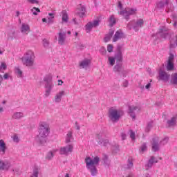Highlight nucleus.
I'll list each match as a JSON object with an SVG mask.
<instances>
[{"mask_svg":"<svg viewBox=\"0 0 177 177\" xmlns=\"http://www.w3.org/2000/svg\"><path fill=\"white\" fill-rule=\"evenodd\" d=\"M49 135V125L44 122H41L39 125V134L36 136V142L44 146L46 143V138Z\"/></svg>","mask_w":177,"mask_h":177,"instance_id":"obj_1","label":"nucleus"},{"mask_svg":"<svg viewBox=\"0 0 177 177\" xmlns=\"http://www.w3.org/2000/svg\"><path fill=\"white\" fill-rule=\"evenodd\" d=\"M102 160H103L104 164H105V165H107V162L109 161V158L107 157V155H104Z\"/></svg>","mask_w":177,"mask_h":177,"instance_id":"obj_52","label":"nucleus"},{"mask_svg":"<svg viewBox=\"0 0 177 177\" xmlns=\"http://www.w3.org/2000/svg\"><path fill=\"white\" fill-rule=\"evenodd\" d=\"M170 77H171V75L167 73V72L160 69L158 72V81H163L164 82H168V81H169Z\"/></svg>","mask_w":177,"mask_h":177,"instance_id":"obj_12","label":"nucleus"},{"mask_svg":"<svg viewBox=\"0 0 177 177\" xmlns=\"http://www.w3.org/2000/svg\"><path fill=\"white\" fill-rule=\"evenodd\" d=\"M108 60L111 66H114V64H115V57H109Z\"/></svg>","mask_w":177,"mask_h":177,"instance_id":"obj_42","label":"nucleus"},{"mask_svg":"<svg viewBox=\"0 0 177 177\" xmlns=\"http://www.w3.org/2000/svg\"><path fill=\"white\" fill-rule=\"evenodd\" d=\"M62 21H64V23H68V15L67 14V11L63 10L62 12Z\"/></svg>","mask_w":177,"mask_h":177,"instance_id":"obj_32","label":"nucleus"},{"mask_svg":"<svg viewBox=\"0 0 177 177\" xmlns=\"http://www.w3.org/2000/svg\"><path fill=\"white\" fill-rule=\"evenodd\" d=\"M122 46H118L117 53L115 55V59H116V63H122Z\"/></svg>","mask_w":177,"mask_h":177,"instance_id":"obj_16","label":"nucleus"},{"mask_svg":"<svg viewBox=\"0 0 177 177\" xmlns=\"http://www.w3.org/2000/svg\"><path fill=\"white\" fill-rule=\"evenodd\" d=\"M157 37H160V38H167L168 37V29L165 26H162L158 32L156 33Z\"/></svg>","mask_w":177,"mask_h":177,"instance_id":"obj_15","label":"nucleus"},{"mask_svg":"<svg viewBox=\"0 0 177 177\" xmlns=\"http://www.w3.org/2000/svg\"><path fill=\"white\" fill-rule=\"evenodd\" d=\"M121 38H124V33L122 30H118L113 36V42H117V41L121 39Z\"/></svg>","mask_w":177,"mask_h":177,"instance_id":"obj_21","label":"nucleus"},{"mask_svg":"<svg viewBox=\"0 0 177 177\" xmlns=\"http://www.w3.org/2000/svg\"><path fill=\"white\" fill-rule=\"evenodd\" d=\"M171 83L173 85H177V73L171 75Z\"/></svg>","mask_w":177,"mask_h":177,"instance_id":"obj_35","label":"nucleus"},{"mask_svg":"<svg viewBox=\"0 0 177 177\" xmlns=\"http://www.w3.org/2000/svg\"><path fill=\"white\" fill-rule=\"evenodd\" d=\"M168 140H169V138L168 137H165L162 140H159L160 145L165 146V145H167L168 143Z\"/></svg>","mask_w":177,"mask_h":177,"instance_id":"obj_40","label":"nucleus"},{"mask_svg":"<svg viewBox=\"0 0 177 177\" xmlns=\"http://www.w3.org/2000/svg\"><path fill=\"white\" fill-rule=\"evenodd\" d=\"M99 161H100V158L98 156H95L93 159L91 157H87L85 159L86 167L89 169L92 176H95L96 174H97V169L95 165L99 164Z\"/></svg>","mask_w":177,"mask_h":177,"instance_id":"obj_2","label":"nucleus"},{"mask_svg":"<svg viewBox=\"0 0 177 177\" xmlns=\"http://www.w3.org/2000/svg\"><path fill=\"white\" fill-rule=\"evenodd\" d=\"M100 53H101V55H104L107 53V50H106V48L104 47H102L100 49Z\"/></svg>","mask_w":177,"mask_h":177,"instance_id":"obj_49","label":"nucleus"},{"mask_svg":"<svg viewBox=\"0 0 177 177\" xmlns=\"http://www.w3.org/2000/svg\"><path fill=\"white\" fill-rule=\"evenodd\" d=\"M97 139L98 145L100 146H107L109 143V139H107V134L104 132H101L97 134Z\"/></svg>","mask_w":177,"mask_h":177,"instance_id":"obj_8","label":"nucleus"},{"mask_svg":"<svg viewBox=\"0 0 177 177\" xmlns=\"http://www.w3.org/2000/svg\"><path fill=\"white\" fill-rule=\"evenodd\" d=\"M56 151H57V149H54L48 152L46 156V160H50L52 158H53L55 154H56Z\"/></svg>","mask_w":177,"mask_h":177,"instance_id":"obj_28","label":"nucleus"},{"mask_svg":"<svg viewBox=\"0 0 177 177\" xmlns=\"http://www.w3.org/2000/svg\"><path fill=\"white\" fill-rule=\"evenodd\" d=\"M75 125L76 129H77V131H80L81 129V127H80V125H78V122H75Z\"/></svg>","mask_w":177,"mask_h":177,"instance_id":"obj_59","label":"nucleus"},{"mask_svg":"<svg viewBox=\"0 0 177 177\" xmlns=\"http://www.w3.org/2000/svg\"><path fill=\"white\" fill-rule=\"evenodd\" d=\"M92 28H93V25L92 24V22H88L86 25V31L87 32H89V31H91L92 30Z\"/></svg>","mask_w":177,"mask_h":177,"instance_id":"obj_38","label":"nucleus"},{"mask_svg":"<svg viewBox=\"0 0 177 177\" xmlns=\"http://www.w3.org/2000/svg\"><path fill=\"white\" fill-rule=\"evenodd\" d=\"M66 38H67V33L62 30H60L58 33V44L59 45H64L66 42Z\"/></svg>","mask_w":177,"mask_h":177,"instance_id":"obj_14","label":"nucleus"},{"mask_svg":"<svg viewBox=\"0 0 177 177\" xmlns=\"http://www.w3.org/2000/svg\"><path fill=\"white\" fill-rule=\"evenodd\" d=\"M175 45L177 46V35L170 40V48H175Z\"/></svg>","mask_w":177,"mask_h":177,"instance_id":"obj_34","label":"nucleus"},{"mask_svg":"<svg viewBox=\"0 0 177 177\" xmlns=\"http://www.w3.org/2000/svg\"><path fill=\"white\" fill-rule=\"evenodd\" d=\"M114 35V30L111 29L108 34L106 35L105 37L104 38V42H109Z\"/></svg>","mask_w":177,"mask_h":177,"instance_id":"obj_26","label":"nucleus"},{"mask_svg":"<svg viewBox=\"0 0 177 177\" xmlns=\"http://www.w3.org/2000/svg\"><path fill=\"white\" fill-rule=\"evenodd\" d=\"M86 12V8H85L84 6L80 5L76 10V15H77L79 17H84V16H85Z\"/></svg>","mask_w":177,"mask_h":177,"instance_id":"obj_17","label":"nucleus"},{"mask_svg":"<svg viewBox=\"0 0 177 177\" xmlns=\"http://www.w3.org/2000/svg\"><path fill=\"white\" fill-rule=\"evenodd\" d=\"M44 81L45 82L44 88L46 89L44 96L48 97L50 95V92L53 89L55 84H53L52 75H47L44 78Z\"/></svg>","mask_w":177,"mask_h":177,"instance_id":"obj_4","label":"nucleus"},{"mask_svg":"<svg viewBox=\"0 0 177 177\" xmlns=\"http://www.w3.org/2000/svg\"><path fill=\"white\" fill-rule=\"evenodd\" d=\"M24 117V113L22 112H15L12 115V120H21Z\"/></svg>","mask_w":177,"mask_h":177,"instance_id":"obj_24","label":"nucleus"},{"mask_svg":"<svg viewBox=\"0 0 177 177\" xmlns=\"http://www.w3.org/2000/svg\"><path fill=\"white\" fill-rule=\"evenodd\" d=\"M176 116H174L170 120H168L166 124L167 128H173L174 127H176Z\"/></svg>","mask_w":177,"mask_h":177,"instance_id":"obj_18","label":"nucleus"},{"mask_svg":"<svg viewBox=\"0 0 177 177\" xmlns=\"http://www.w3.org/2000/svg\"><path fill=\"white\" fill-rule=\"evenodd\" d=\"M43 46L45 48H49V40L44 39L43 40Z\"/></svg>","mask_w":177,"mask_h":177,"instance_id":"obj_44","label":"nucleus"},{"mask_svg":"<svg viewBox=\"0 0 177 177\" xmlns=\"http://www.w3.org/2000/svg\"><path fill=\"white\" fill-rule=\"evenodd\" d=\"M145 24V21L142 19H137V21L132 20L130 21L127 24V28L129 30H134V31H139L140 28H142L143 27V25Z\"/></svg>","mask_w":177,"mask_h":177,"instance_id":"obj_6","label":"nucleus"},{"mask_svg":"<svg viewBox=\"0 0 177 177\" xmlns=\"http://www.w3.org/2000/svg\"><path fill=\"white\" fill-rule=\"evenodd\" d=\"M12 167L10 162L8 161L0 160V169L8 171Z\"/></svg>","mask_w":177,"mask_h":177,"instance_id":"obj_20","label":"nucleus"},{"mask_svg":"<svg viewBox=\"0 0 177 177\" xmlns=\"http://www.w3.org/2000/svg\"><path fill=\"white\" fill-rule=\"evenodd\" d=\"M93 27H97V26H99V21L97 20H95L93 21V22L92 23Z\"/></svg>","mask_w":177,"mask_h":177,"instance_id":"obj_55","label":"nucleus"},{"mask_svg":"<svg viewBox=\"0 0 177 177\" xmlns=\"http://www.w3.org/2000/svg\"><path fill=\"white\" fill-rule=\"evenodd\" d=\"M109 117L113 122H117L121 118V112L111 107L109 109Z\"/></svg>","mask_w":177,"mask_h":177,"instance_id":"obj_7","label":"nucleus"},{"mask_svg":"<svg viewBox=\"0 0 177 177\" xmlns=\"http://www.w3.org/2000/svg\"><path fill=\"white\" fill-rule=\"evenodd\" d=\"M15 73H17V74L18 75V77H19L20 78L23 77V71H21V70H20L19 67L15 68Z\"/></svg>","mask_w":177,"mask_h":177,"instance_id":"obj_41","label":"nucleus"},{"mask_svg":"<svg viewBox=\"0 0 177 177\" xmlns=\"http://www.w3.org/2000/svg\"><path fill=\"white\" fill-rule=\"evenodd\" d=\"M12 140L13 142H15V143H19V136H17V135H15L12 138Z\"/></svg>","mask_w":177,"mask_h":177,"instance_id":"obj_51","label":"nucleus"},{"mask_svg":"<svg viewBox=\"0 0 177 177\" xmlns=\"http://www.w3.org/2000/svg\"><path fill=\"white\" fill-rule=\"evenodd\" d=\"M151 145L152 151H154L155 153L160 151V149L161 147V144L160 143V137L154 136L151 141Z\"/></svg>","mask_w":177,"mask_h":177,"instance_id":"obj_10","label":"nucleus"},{"mask_svg":"<svg viewBox=\"0 0 177 177\" xmlns=\"http://www.w3.org/2000/svg\"><path fill=\"white\" fill-rule=\"evenodd\" d=\"M58 82H59V83H58V85H63V82H64L63 80H58Z\"/></svg>","mask_w":177,"mask_h":177,"instance_id":"obj_64","label":"nucleus"},{"mask_svg":"<svg viewBox=\"0 0 177 177\" xmlns=\"http://www.w3.org/2000/svg\"><path fill=\"white\" fill-rule=\"evenodd\" d=\"M78 46L80 47V49H84L85 48V45H84L81 43L78 44Z\"/></svg>","mask_w":177,"mask_h":177,"instance_id":"obj_60","label":"nucleus"},{"mask_svg":"<svg viewBox=\"0 0 177 177\" xmlns=\"http://www.w3.org/2000/svg\"><path fill=\"white\" fill-rule=\"evenodd\" d=\"M21 32H30V26L26 23H23L21 27Z\"/></svg>","mask_w":177,"mask_h":177,"instance_id":"obj_30","label":"nucleus"},{"mask_svg":"<svg viewBox=\"0 0 177 177\" xmlns=\"http://www.w3.org/2000/svg\"><path fill=\"white\" fill-rule=\"evenodd\" d=\"M128 85H129L128 80H124V81L123 82V86H124V88H128Z\"/></svg>","mask_w":177,"mask_h":177,"instance_id":"obj_57","label":"nucleus"},{"mask_svg":"<svg viewBox=\"0 0 177 177\" xmlns=\"http://www.w3.org/2000/svg\"><path fill=\"white\" fill-rule=\"evenodd\" d=\"M113 49H114V46H113L112 44H109L107 46V51L111 53V52H113Z\"/></svg>","mask_w":177,"mask_h":177,"instance_id":"obj_50","label":"nucleus"},{"mask_svg":"<svg viewBox=\"0 0 177 177\" xmlns=\"http://www.w3.org/2000/svg\"><path fill=\"white\" fill-rule=\"evenodd\" d=\"M35 59V55L34 53L31 50L28 51L24 57H22L21 60L23 64L27 67H31L34 65V59Z\"/></svg>","mask_w":177,"mask_h":177,"instance_id":"obj_5","label":"nucleus"},{"mask_svg":"<svg viewBox=\"0 0 177 177\" xmlns=\"http://www.w3.org/2000/svg\"><path fill=\"white\" fill-rule=\"evenodd\" d=\"M28 1L30 3H38V1H37V0H28Z\"/></svg>","mask_w":177,"mask_h":177,"instance_id":"obj_63","label":"nucleus"},{"mask_svg":"<svg viewBox=\"0 0 177 177\" xmlns=\"http://www.w3.org/2000/svg\"><path fill=\"white\" fill-rule=\"evenodd\" d=\"M8 68V66H6V63L5 62H1V64L0 66V71L2 70H6Z\"/></svg>","mask_w":177,"mask_h":177,"instance_id":"obj_45","label":"nucleus"},{"mask_svg":"<svg viewBox=\"0 0 177 177\" xmlns=\"http://www.w3.org/2000/svg\"><path fill=\"white\" fill-rule=\"evenodd\" d=\"M73 150H74V146L73 145H67L59 149V154L61 156H68L73 153Z\"/></svg>","mask_w":177,"mask_h":177,"instance_id":"obj_11","label":"nucleus"},{"mask_svg":"<svg viewBox=\"0 0 177 177\" xmlns=\"http://www.w3.org/2000/svg\"><path fill=\"white\" fill-rule=\"evenodd\" d=\"M8 147H6V143H5V141L3 140H0V153L1 154H5L6 153V149Z\"/></svg>","mask_w":177,"mask_h":177,"instance_id":"obj_23","label":"nucleus"},{"mask_svg":"<svg viewBox=\"0 0 177 177\" xmlns=\"http://www.w3.org/2000/svg\"><path fill=\"white\" fill-rule=\"evenodd\" d=\"M133 167V158L132 156H129L127 160V169H132Z\"/></svg>","mask_w":177,"mask_h":177,"instance_id":"obj_29","label":"nucleus"},{"mask_svg":"<svg viewBox=\"0 0 177 177\" xmlns=\"http://www.w3.org/2000/svg\"><path fill=\"white\" fill-rule=\"evenodd\" d=\"M66 95L65 91H59L58 93L56 94L55 97V103H60L62 102V97Z\"/></svg>","mask_w":177,"mask_h":177,"instance_id":"obj_22","label":"nucleus"},{"mask_svg":"<svg viewBox=\"0 0 177 177\" xmlns=\"http://www.w3.org/2000/svg\"><path fill=\"white\" fill-rule=\"evenodd\" d=\"M153 121H150L148 122L147 127L145 129V132H150V130L153 128Z\"/></svg>","mask_w":177,"mask_h":177,"instance_id":"obj_37","label":"nucleus"},{"mask_svg":"<svg viewBox=\"0 0 177 177\" xmlns=\"http://www.w3.org/2000/svg\"><path fill=\"white\" fill-rule=\"evenodd\" d=\"M73 139V133L71 131L68 132L66 135V143H70Z\"/></svg>","mask_w":177,"mask_h":177,"instance_id":"obj_36","label":"nucleus"},{"mask_svg":"<svg viewBox=\"0 0 177 177\" xmlns=\"http://www.w3.org/2000/svg\"><path fill=\"white\" fill-rule=\"evenodd\" d=\"M54 21H55L54 20H51L49 19H47L48 24H53Z\"/></svg>","mask_w":177,"mask_h":177,"instance_id":"obj_62","label":"nucleus"},{"mask_svg":"<svg viewBox=\"0 0 177 177\" xmlns=\"http://www.w3.org/2000/svg\"><path fill=\"white\" fill-rule=\"evenodd\" d=\"M174 59H175V56L174 55V54L170 53L167 62H169L171 63H174Z\"/></svg>","mask_w":177,"mask_h":177,"instance_id":"obj_43","label":"nucleus"},{"mask_svg":"<svg viewBox=\"0 0 177 177\" xmlns=\"http://www.w3.org/2000/svg\"><path fill=\"white\" fill-rule=\"evenodd\" d=\"M3 80H9V74L8 73H5L4 75L3 76Z\"/></svg>","mask_w":177,"mask_h":177,"instance_id":"obj_58","label":"nucleus"},{"mask_svg":"<svg viewBox=\"0 0 177 177\" xmlns=\"http://www.w3.org/2000/svg\"><path fill=\"white\" fill-rule=\"evenodd\" d=\"M48 16H49V17H48V19L49 20H53V19H55V13H49Z\"/></svg>","mask_w":177,"mask_h":177,"instance_id":"obj_54","label":"nucleus"},{"mask_svg":"<svg viewBox=\"0 0 177 177\" xmlns=\"http://www.w3.org/2000/svg\"><path fill=\"white\" fill-rule=\"evenodd\" d=\"M109 26L110 27H113L114 26H115L116 23H117V20L115 19V17H114V15H111L109 19Z\"/></svg>","mask_w":177,"mask_h":177,"instance_id":"obj_31","label":"nucleus"},{"mask_svg":"<svg viewBox=\"0 0 177 177\" xmlns=\"http://www.w3.org/2000/svg\"><path fill=\"white\" fill-rule=\"evenodd\" d=\"M31 12L35 15V16H37L38 13H39L41 10L37 7H33V9H31Z\"/></svg>","mask_w":177,"mask_h":177,"instance_id":"obj_39","label":"nucleus"},{"mask_svg":"<svg viewBox=\"0 0 177 177\" xmlns=\"http://www.w3.org/2000/svg\"><path fill=\"white\" fill-rule=\"evenodd\" d=\"M113 151H115V153H117L118 151H120V147L118 146V145H114Z\"/></svg>","mask_w":177,"mask_h":177,"instance_id":"obj_53","label":"nucleus"},{"mask_svg":"<svg viewBox=\"0 0 177 177\" xmlns=\"http://www.w3.org/2000/svg\"><path fill=\"white\" fill-rule=\"evenodd\" d=\"M135 111H140V106H129V113L130 114V117L133 118V120H136V115L135 114Z\"/></svg>","mask_w":177,"mask_h":177,"instance_id":"obj_13","label":"nucleus"},{"mask_svg":"<svg viewBox=\"0 0 177 177\" xmlns=\"http://www.w3.org/2000/svg\"><path fill=\"white\" fill-rule=\"evenodd\" d=\"M140 149H141V151H146V150H147V145L146 142L142 143Z\"/></svg>","mask_w":177,"mask_h":177,"instance_id":"obj_47","label":"nucleus"},{"mask_svg":"<svg viewBox=\"0 0 177 177\" xmlns=\"http://www.w3.org/2000/svg\"><path fill=\"white\" fill-rule=\"evenodd\" d=\"M121 138H122V140H125V139H127V134L125 133H122Z\"/></svg>","mask_w":177,"mask_h":177,"instance_id":"obj_56","label":"nucleus"},{"mask_svg":"<svg viewBox=\"0 0 177 177\" xmlns=\"http://www.w3.org/2000/svg\"><path fill=\"white\" fill-rule=\"evenodd\" d=\"M166 68H167V71H172V70H174V68H175V65L174 64V62H167Z\"/></svg>","mask_w":177,"mask_h":177,"instance_id":"obj_33","label":"nucleus"},{"mask_svg":"<svg viewBox=\"0 0 177 177\" xmlns=\"http://www.w3.org/2000/svg\"><path fill=\"white\" fill-rule=\"evenodd\" d=\"M166 6L165 12L167 13H169V12H174L175 10V7H174V4L169 2V0H160L156 1V9H158L161 10V9H164Z\"/></svg>","mask_w":177,"mask_h":177,"instance_id":"obj_3","label":"nucleus"},{"mask_svg":"<svg viewBox=\"0 0 177 177\" xmlns=\"http://www.w3.org/2000/svg\"><path fill=\"white\" fill-rule=\"evenodd\" d=\"M118 8L120 9V10H122V3L121 1H118Z\"/></svg>","mask_w":177,"mask_h":177,"instance_id":"obj_61","label":"nucleus"},{"mask_svg":"<svg viewBox=\"0 0 177 177\" xmlns=\"http://www.w3.org/2000/svg\"><path fill=\"white\" fill-rule=\"evenodd\" d=\"M89 64H91V59H85L80 63V67L86 68V67H89Z\"/></svg>","mask_w":177,"mask_h":177,"instance_id":"obj_25","label":"nucleus"},{"mask_svg":"<svg viewBox=\"0 0 177 177\" xmlns=\"http://www.w3.org/2000/svg\"><path fill=\"white\" fill-rule=\"evenodd\" d=\"M39 174V171H38V169H35L33 170V173L30 176V177H38Z\"/></svg>","mask_w":177,"mask_h":177,"instance_id":"obj_48","label":"nucleus"},{"mask_svg":"<svg viewBox=\"0 0 177 177\" xmlns=\"http://www.w3.org/2000/svg\"><path fill=\"white\" fill-rule=\"evenodd\" d=\"M129 132H130V138H131V139L132 140H135V139L136 138L135 132H133V131H132V130H130Z\"/></svg>","mask_w":177,"mask_h":177,"instance_id":"obj_46","label":"nucleus"},{"mask_svg":"<svg viewBox=\"0 0 177 177\" xmlns=\"http://www.w3.org/2000/svg\"><path fill=\"white\" fill-rule=\"evenodd\" d=\"M124 69V66H122V63H116V65L113 67V71L115 73H121Z\"/></svg>","mask_w":177,"mask_h":177,"instance_id":"obj_27","label":"nucleus"},{"mask_svg":"<svg viewBox=\"0 0 177 177\" xmlns=\"http://www.w3.org/2000/svg\"><path fill=\"white\" fill-rule=\"evenodd\" d=\"M157 162H158V160H157L154 156H151L150 159L148 160V163L145 165L147 168L146 169L147 170L151 168V167H153V165L154 163L157 164Z\"/></svg>","mask_w":177,"mask_h":177,"instance_id":"obj_19","label":"nucleus"},{"mask_svg":"<svg viewBox=\"0 0 177 177\" xmlns=\"http://www.w3.org/2000/svg\"><path fill=\"white\" fill-rule=\"evenodd\" d=\"M136 8H125L119 12V15L120 16H124L125 20H129V16H132V15H135L136 13Z\"/></svg>","mask_w":177,"mask_h":177,"instance_id":"obj_9","label":"nucleus"}]
</instances>
